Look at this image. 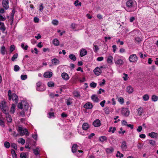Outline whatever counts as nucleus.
Here are the masks:
<instances>
[{
    "label": "nucleus",
    "instance_id": "41",
    "mask_svg": "<svg viewBox=\"0 0 158 158\" xmlns=\"http://www.w3.org/2000/svg\"><path fill=\"white\" fill-rule=\"evenodd\" d=\"M73 94L75 97H79L80 96L79 93L77 91H75L73 93Z\"/></svg>",
    "mask_w": 158,
    "mask_h": 158
},
{
    "label": "nucleus",
    "instance_id": "36",
    "mask_svg": "<svg viewBox=\"0 0 158 158\" xmlns=\"http://www.w3.org/2000/svg\"><path fill=\"white\" fill-rule=\"evenodd\" d=\"M18 142L22 144H24L25 143V140L22 138H20L18 139Z\"/></svg>",
    "mask_w": 158,
    "mask_h": 158
},
{
    "label": "nucleus",
    "instance_id": "23",
    "mask_svg": "<svg viewBox=\"0 0 158 158\" xmlns=\"http://www.w3.org/2000/svg\"><path fill=\"white\" fill-rule=\"evenodd\" d=\"M143 113V109L142 107H140L137 109V114L139 116L141 115Z\"/></svg>",
    "mask_w": 158,
    "mask_h": 158
},
{
    "label": "nucleus",
    "instance_id": "35",
    "mask_svg": "<svg viewBox=\"0 0 158 158\" xmlns=\"http://www.w3.org/2000/svg\"><path fill=\"white\" fill-rule=\"evenodd\" d=\"M151 99L152 101L155 102L158 101V97L156 95H153L152 96Z\"/></svg>",
    "mask_w": 158,
    "mask_h": 158
},
{
    "label": "nucleus",
    "instance_id": "20",
    "mask_svg": "<svg viewBox=\"0 0 158 158\" xmlns=\"http://www.w3.org/2000/svg\"><path fill=\"white\" fill-rule=\"evenodd\" d=\"M87 51L84 49H82L80 51V55L82 57L87 54Z\"/></svg>",
    "mask_w": 158,
    "mask_h": 158
},
{
    "label": "nucleus",
    "instance_id": "59",
    "mask_svg": "<svg viewBox=\"0 0 158 158\" xmlns=\"http://www.w3.org/2000/svg\"><path fill=\"white\" fill-rule=\"evenodd\" d=\"M106 82V81L105 79H103L102 80V82H100L99 83V85L102 86H103V85H104Z\"/></svg>",
    "mask_w": 158,
    "mask_h": 158
},
{
    "label": "nucleus",
    "instance_id": "2",
    "mask_svg": "<svg viewBox=\"0 0 158 158\" xmlns=\"http://www.w3.org/2000/svg\"><path fill=\"white\" fill-rule=\"evenodd\" d=\"M18 107L19 108L23 109V110L27 111L29 107V104L25 101H22L18 103Z\"/></svg>",
    "mask_w": 158,
    "mask_h": 158
},
{
    "label": "nucleus",
    "instance_id": "63",
    "mask_svg": "<svg viewBox=\"0 0 158 158\" xmlns=\"http://www.w3.org/2000/svg\"><path fill=\"white\" fill-rule=\"evenodd\" d=\"M124 76L123 77V78L124 81H126L127 80L128 75L127 74L124 73Z\"/></svg>",
    "mask_w": 158,
    "mask_h": 158
},
{
    "label": "nucleus",
    "instance_id": "18",
    "mask_svg": "<svg viewBox=\"0 0 158 158\" xmlns=\"http://www.w3.org/2000/svg\"><path fill=\"white\" fill-rule=\"evenodd\" d=\"M91 98L95 102H99V99L98 96L96 95H92L91 97Z\"/></svg>",
    "mask_w": 158,
    "mask_h": 158
},
{
    "label": "nucleus",
    "instance_id": "62",
    "mask_svg": "<svg viewBox=\"0 0 158 158\" xmlns=\"http://www.w3.org/2000/svg\"><path fill=\"white\" fill-rule=\"evenodd\" d=\"M121 123L123 125L127 126V122L125 120H123L122 121Z\"/></svg>",
    "mask_w": 158,
    "mask_h": 158
},
{
    "label": "nucleus",
    "instance_id": "25",
    "mask_svg": "<svg viewBox=\"0 0 158 158\" xmlns=\"http://www.w3.org/2000/svg\"><path fill=\"white\" fill-rule=\"evenodd\" d=\"M89 127L87 123H84L82 125V128L84 130H86L89 128Z\"/></svg>",
    "mask_w": 158,
    "mask_h": 158
},
{
    "label": "nucleus",
    "instance_id": "29",
    "mask_svg": "<svg viewBox=\"0 0 158 158\" xmlns=\"http://www.w3.org/2000/svg\"><path fill=\"white\" fill-rule=\"evenodd\" d=\"M46 89V87L44 85H43L41 86L40 88H36V90L38 91H44Z\"/></svg>",
    "mask_w": 158,
    "mask_h": 158
},
{
    "label": "nucleus",
    "instance_id": "31",
    "mask_svg": "<svg viewBox=\"0 0 158 158\" xmlns=\"http://www.w3.org/2000/svg\"><path fill=\"white\" fill-rule=\"evenodd\" d=\"M0 52L1 53L4 55L5 54V52L6 51V48L5 46H2L1 47L0 50Z\"/></svg>",
    "mask_w": 158,
    "mask_h": 158
},
{
    "label": "nucleus",
    "instance_id": "26",
    "mask_svg": "<svg viewBox=\"0 0 158 158\" xmlns=\"http://www.w3.org/2000/svg\"><path fill=\"white\" fill-rule=\"evenodd\" d=\"M6 118L7 121L8 122H11L12 121V118L10 115H9L8 113V111L6 113Z\"/></svg>",
    "mask_w": 158,
    "mask_h": 158
},
{
    "label": "nucleus",
    "instance_id": "6",
    "mask_svg": "<svg viewBox=\"0 0 158 158\" xmlns=\"http://www.w3.org/2000/svg\"><path fill=\"white\" fill-rule=\"evenodd\" d=\"M129 60L131 62H135L138 60V58L135 54L130 55L129 58Z\"/></svg>",
    "mask_w": 158,
    "mask_h": 158
},
{
    "label": "nucleus",
    "instance_id": "39",
    "mask_svg": "<svg viewBox=\"0 0 158 158\" xmlns=\"http://www.w3.org/2000/svg\"><path fill=\"white\" fill-rule=\"evenodd\" d=\"M114 149L112 148H106V151L107 153H110L114 151Z\"/></svg>",
    "mask_w": 158,
    "mask_h": 158
},
{
    "label": "nucleus",
    "instance_id": "52",
    "mask_svg": "<svg viewBox=\"0 0 158 158\" xmlns=\"http://www.w3.org/2000/svg\"><path fill=\"white\" fill-rule=\"evenodd\" d=\"M18 56V54L15 53V54L13 57H12L11 60L13 61H14L15 59H16Z\"/></svg>",
    "mask_w": 158,
    "mask_h": 158
},
{
    "label": "nucleus",
    "instance_id": "64",
    "mask_svg": "<svg viewBox=\"0 0 158 158\" xmlns=\"http://www.w3.org/2000/svg\"><path fill=\"white\" fill-rule=\"evenodd\" d=\"M118 101L120 103L122 104L124 102V99L123 98H120L118 99Z\"/></svg>",
    "mask_w": 158,
    "mask_h": 158
},
{
    "label": "nucleus",
    "instance_id": "42",
    "mask_svg": "<svg viewBox=\"0 0 158 158\" xmlns=\"http://www.w3.org/2000/svg\"><path fill=\"white\" fill-rule=\"evenodd\" d=\"M11 152L13 158H17V155L15 151L12 149L11 150Z\"/></svg>",
    "mask_w": 158,
    "mask_h": 158
},
{
    "label": "nucleus",
    "instance_id": "46",
    "mask_svg": "<svg viewBox=\"0 0 158 158\" xmlns=\"http://www.w3.org/2000/svg\"><path fill=\"white\" fill-rule=\"evenodd\" d=\"M4 145L5 147L7 148H9L10 145V143L9 142L7 141L5 142Z\"/></svg>",
    "mask_w": 158,
    "mask_h": 158
},
{
    "label": "nucleus",
    "instance_id": "38",
    "mask_svg": "<svg viewBox=\"0 0 158 158\" xmlns=\"http://www.w3.org/2000/svg\"><path fill=\"white\" fill-rule=\"evenodd\" d=\"M53 43L55 45L58 46L59 44V42L56 39H55L53 41Z\"/></svg>",
    "mask_w": 158,
    "mask_h": 158
},
{
    "label": "nucleus",
    "instance_id": "47",
    "mask_svg": "<svg viewBox=\"0 0 158 158\" xmlns=\"http://www.w3.org/2000/svg\"><path fill=\"white\" fill-rule=\"evenodd\" d=\"M116 157H118L122 158L123 156V155L119 151H118L116 155Z\"/></svg>",
    "mask_w": 158,
    "mask_h": 158
},
{
    "label": "nucleus",
    "instance_id": "4",
    "mask_svg": "<svg viewBox=\"0 0 158 158\" xmlns=\"http://www.w3.org/2000/svg\"><path fill=\"white\" fill-rule=\"evenodd\" d=\"M0 106L2 111L5 114H6V113L8 110V108L6 106L5 102L4 101H2L0 104Z\"/></svg>",
    "mask_w": 158,
    "mask_h": 158
},
{
    "label": "nucleus",
    "instance_id": "57",
    "mask_svg": "<svg viewBox=\"0 0 158 158\" xmlns=\"http://www.w3.org/2000/svg\"><path fill=\"white\" fill-rule=\"evenodd\" d=\"M27 77V76L26 75H22L21 76V78L22 80H25Z\"/></svg>",
    "mask_w": 158,
    "mask_h": 158
},
{
    "label": "nucleus",
    "instance_id": "51",
    "mask_svg": "<svg viewBox=\"0 0 158 158\" xmlns=\"http://www.w3.org/2000/svg\"><path fill=\"white\" fill-rule=\"evenodd\" d=\"M20 69V67L18 65H15L14 67V70L15 72H17L19 71Z\"/></svg>",
    "mask_w": 158,
    "mask_h": 158
},
{
    "label": "nucleus",
    "instance_id": "54",
    "mask_svg": "<svg viewBox=\"0 0 158 158\" xmlns=\"http://www.w3.org/2000/svg\"><path fill=\"white\" fill-rule=\"evenodd\" d=\"M58 21L57 20H53L52 21V23L55 25H57L58 24Z\"/></svg>",
    "mask_w": 158,
    "mask_h": 158
},
{
    "label": "nucleus",
    "instance_id": "53",
    "mask_svg": "<svg viewBox=\"0 0 158 158\" xmlns=\"http://www.w3.org/2000/svg\"><path fill=\"white\" fill-rule=\"evenodd\" d=\"M96 85L97 84L94 82H92L90 84V87L93 88H95L96 87Z\"/></svg>",
    "mask_w": 158,
    "mask_h": 158
},
{
    "label": "nucleus",
    "instance_id": "34",
    "mask_svg": "<svg viewBox=\"0 0 158 158\" xmlns=\"http://www.w3.org/2000/svg\"><path fill=\"white\" fill-rule=\"evenodd\" d=\"M33 152L35 155L39 154L40 152V149L38 147H37L35 149L33 150Z\"/></svg>",
    "mask_w": 158,
    "mask_h": 158
},
{
    "label": "nucleus",
    "instance_id": "15",
    "mask_svg": "<svg viewBox=\"0 0 158 158\" xmlns=\"http://www.w3.org/2000/svg\"><path fill=\"white\" fill-rule=\"evenodd\" d=\"M92 107L93 106L92 103L89 102L87 103L84 106V107L87 109H91Z\"/></svg>",
    "mask_w": 158,
    "mask_h": 158
},
{
    "label": "nucleus",
    "instance_id": "10",
    "mask_svg": "<svg viewBox=\"0 0 158 158\" xmlns=\"http://www.w3.org/2000/svg\"><path fill=\"white\" fill-rule=\"evenodd\" d=\"M115 63L117 66H120L123 64L124 62L122 60L119 59L116 60L115 61Z\"/></svg>",
    "mask_w": 158,
    "mask_h": 158
},
{
    "label": "nucleus",
    "instance_id": "16",
    "mask_svg": "<svg viewBox=\"0 0 158 158\" xmlns=\"http://www.w3.org/2000/svg\"><path fill=\"white\" fill-rule=\"evenodd\" d=\"M93 49L94 52L95 53H97L99 50V48L97 45V44L95 42L93 44Z\"/></svg>",
    "mask_w": 158,
    "mask_h": 158
},
{
    "label": "nucleus",
    "instance_id": "14",
    "mask_svg": "<svg viewBox=\"0 0 158 158\" xmlns=\"http://www.w3.org/2000/svg\"><path fill=\"white\" fill-rule=\"evenodd\" d=\"M93 125L95 127H98L101 125V123L100 120L98 119H97L93 123Z\"/></svg>",
    "mask_w": 158,
    "mask_h": 158
},
{
    "label": "nucleus",
    "instance_id": "28",
    "mask_svg": "<svg viewBox=\"0 0 158 158\" xmlns=\"http://www.w3.org/2000/svg\"><path fill=\"white\" fill-rule=\"evenodd\" d=\"M107 138L105 136H101L99 138V140L101 142H103L104 141H106Z\"/></svg>",
    "mask_w": 158,
    "mask_h": 158
},
{
    "label": "nucleus",
    "instance_id": "8",
    "mask_svg": "<svg viewBox=\"0 0 158 158\" xmlns=\"http://www.w3.org/2000/svg\"><path fill=\"white\" fill-rule=\"evenodd\" d=\"M121 113L125 116H128L129 115V111L127 108H123L121 110Z\"/></svg>",
    "mask_w": 158,
    "mask_h": 158
},
{
    "label": "nucleus",
    "instance_id": "58",
    "mask_svg": "<svg viewBox=\"0 0 158 158\" xmlns=\"http://www.w3.org/2000/svg\"><path fill=\"white\" fill-rule=\"evenodd\" d=\"M42 85V83L40 82H38L37 83H36V86H37V87L36 88H40V87H41V86L43 85Z\"/></svg>",
    "mask_w": 158,
    "mask_h": 158
},
{
    "label": "nucleus",
    "instance_id": "44",
    "mask_svg": "<svg viewBox=\"0 0 158 158\" xmlns=\"http://www.w3.org/2000/svg\"><path fill=\"white\" fill-rule=\"evenodd\" d=\"M0 30L2 32H4L6 30V27L4 24H3L0 27Z\"/></svg>",
    "mask_w": 158,
    "mask_h": 158
},
{
    "label": "nucleus",
    "instance_id": "27",
    "mask_svg": "<svg viewBox=\"0 0 158 158\" xmlns=\"http://www.w3.org/2000/svg\"><path fill=\"white\" fill-rule=\"evenodd\" d=\"M149 136L152 138H157L158 137V134L155 132H151L149 134Z\"/></svg>",
    "mask_w": 158,
    "mask_h": 158
},
{
    "label": "nucleus",
    "instance_id": "19",
    "mask_svg": "<svg viewBox=\"0 0 158 158\" xmlns=\"http://www.w3.org/2000/svg\"><path fill=\"white\" fill-rule=\"evenodd\" d=\"M52 75V73L51 72H48L45 73L44 74V77L46 78H50Z\"/></svg>",
    "mask_w": 158,
    "mask_h": 158
},
{
    "label": "nucleus",
    "instance_id": "48",
    "mask_svg": "<svg viewBox=\"0 0 158 158\" xmlns=\"http://www.w3.org/2000/svg\"><path fill=\"white\" fill-rule=\"evenodd\" d=\"M20 158H28L27 157L26 154L24 153H21L20 154Z\"/></svg>",
    "mask_w": 158,
    "mask_h": 158
},
{
    "label": "nucleus",
    "instance_id": "37",
    "mask_svg": "<svg viewBox=\"0 0 158 158\" xmlns=\"http://www.w3.org/2000/svg\"><path fill=\"white\" fill-rule=\"evenodd\" d=\"M143 98L144 101H147L149 99V96L148 94H146L143 96Z\"/></svg>",
    "mask_w": 158,
    "mask_h": 158
},
{
    "label": "nucleus",
    "instance_id": "61",
    "mask_svg": "<svg viewBox=\"0 0 158 158\" xmlns=\"http://www.w3.org/2000/svg\"><path fill=\"white\" fill-rule=\"evenodd\" d=\"M143 146V145L140 143H139L137 145V148L139 149H141Z\"/></svg>",
    "mask_w": 158,
    "mask_h": 158
},
{
    "label": "nucleus",
    "instance_id": "33",
    "mask_svg": "<svg viewBox=\"0 0 158 158\" xmlns=\"http://www.w3.org/2000/svg\"><path fill=\"white\" fill-rule=\"evenodd\" d=\"M69 58L70 59L74 61H75L76 60V58L75 55L73 54H70L69 56Z\"/></svg>",
    "mask_w": 158,
    "mask_h": 158
},
{
    "label": "nucleus",
    "instance_id": "3",
    "mask_svg": "<svg viewBox=\"0 0 158 158\" xmlns=\"http://www.w3.org/2000/svg\"><path fill=\"white\" fill-rule=\"evenodd\" d=\"M8 97L9 99L10 100L11 99H12L13 101H15V103H17L18 101V96L15 94H11V91L10 90H9L8 91Z\"/></svg>",
    "mask_w": 158,
    "mask_h": 158
},
{
    "label": "nucleus",
    "instance_id": "24",
    "mask_svg": "<svg viewBox=\"0 0 158 158\" xmlns=\"http://www.w3.org/2000/svg\"><path fill=\"white\" fill-rule=\"evenodd\" d=\"M78 146L77 144H74L72 147V152L74 153L75 152H76L77 151V148Z\"/></svg>",
    "mask_w": 158,
    "mask_h": 158
},
{
    "label": "nucleus",
    "instance_id": "60",
    "mask_svg": "<svg viewBox=\"0 0 158 158\" xmlns=\"http://www.w3.org/2000/svg\"><path fill=\"white\" fill-rule=\"evenodd\" d=\"M105 92V90L103 89H102L101 88H100L99 91H98L97 93L99 94H100L102 92L104 93Z\"/></svg>",
    "mask_w": 158,
    "mask_h": 158
},
{
    "label": "nucleus",
    "instance_id": "21",
    "mask_svg": "<svg viewBox=\"0 0 158 158\" xmlns=\"http://www.w3.org/2000/svg\"><path fill=\"white\" fill-rule=\"evenodd\" d=\"M113 57L111 56H109L107 59V62L110 64H112L113 62Z\"/></svg>",
    "mask_w": 158,
    "mask_h": 158
},
{
    "label": "nucleus",
    "instance_id": "1",
    "mask_svg": "<svg viewBox=\"0 0 158 158\" xmlns=\"http://www.w3.org/2000/svg\"><path fill=\"white\" fill-rule=\"evenodd\" d=\"M126 10L128 12H132L135 11L137 8V4L134 0H130L126 2Z\"/></svg>",
    "mask_w": 158,
    "mask_h": 158
},
{
    "label": "nucleus",
    "instance_id": "30",
    "mask_svg": "<svg viewBox=\"0 0 158 158\" xmlns=\"http://www.w3.org/2000/svg\"><path fill=\"white\" fill-rule=\"evenodd\" d=\"M15 110V105L14 104H12L10 108V112L12 114H13Z\"/></svg>",
    "mask_w": 158,
    "mask_h": 158
},
{
    "label": "nucleus",
    "instance_id": "32",
    "mask_svg": "<svg viewBox=\"0 0 158 158\" xmlns=\"http://www.w3.org/2000/svg\"><path fill=\"white\" fill-rule=\"evenodd\" d=\"M72 100L71 98H70L66 100L65 102L67 105H70L72 103Z\"/></svg>",
    "mask_w": 158,
    "mask_h": 158
},
{
    "label": "nucleus",
    "instance_id": "40",
    "mask_svg": "<svg viewBox=\"0 0 158 158\" xmlns=\"http://www.w3.org/2000/svg\"><path fill=\"white\" fill-rule=\"evenodd\" d=\"M116 130V128L115 127H110L109 128L108 132H111L112 133H114Z\"/></svg>",
    "mask_w": 158,
    "mask_h": 158
},
{
    "label": "nucleus",
    "instance_id": "11",
    "mask_svg": "<svg viewBox=\"0 0 158 158\" xmlns=\"http://www.w3.org/2000/svg\"><path fill=\"white\" fill-rule=\"evenodd\" d=\"M121 148L123 151L126 150L127 148V143L125 141H123L121 143Z\"/></svg>",
    "mask_w": 158,
    "mask_h": 158
},
{
    "label": "nucleus",
    "instance_id": "55",
    "mask_svg": "<svg viewBox=\"0 0 158 158\" xmlns=\"http://www.w3.org/2000/svg\"><path fill=\"white\" fill-rule=\"evenodd\" d=\"M11 147L15 149L16 150L17 149V145L15 143H11Z\"/></svg>",
    "mask_w": 158,
    "mask_h": 158
},
{
    "label": "nucleus",
    "instance_id": "22",
    "mask_svg": "<svg viewBox=\"0 0 158 158\" xmlns=\"http://www.w3.org/2000/svg\"><path fill=\"white\" fill-rule=\"evenodd\" d=\"M75 154L77 156H81L83 155V152L82 150H78L75 152Z\"/></svg>",
    "mask_w": 158,
    "mask_h": 158
},
{
    "label": "nucleus",
    "instance_id": "56",
    "mask_svg": "<svg viewBox=\"0 0 158 158\" xmlns=\"http://www.w3.org/2000/svg\"><path fill=\"white\" fill-rule=\"evenodd\" d=\"M149 143L153 146H154L155 144V142L153 140H149Z\"/></svg>",
    "mask_w": 158,
    "mask_h": 158
},
{
    "label": "nucleus",
    "instance_id": "7",
    "mask_svg": "<svg viewBox=\"0 0 158 158\" xmlns=\"http://www.w3.org/2000/svg\"><path fill=\"white\" fill-rule=\"evenodd\" d=\"M103 68L102 66H101L100 68L97 67L94 70V72L95 74L97 76L99 75L102 73V70L101 69Z\"/></svg>",
    "mask_w": 158,
    "mask_h": 158
},
{
    "label": "nucleus",
    "instance_id": "13",
    "mask_svg": "<svg viewBox=\"0 0 158 158\" xmlns=\"http://www.w3.org/2000/svg\"><path fill=\"white\" fill-rule=\"evenodd\" d=\"M126 90L127 92L129 94H131L133 93V92L134 90L132 88V87L131 86L129 85L127 86L126 87Z\"/></svg>",
    "mask_w": 158,
    "mask_h": 158
},
{
    "label": "nucleus",
    "instance_id": "50",
    "mask_svg": "<svg viewBox=\"0 0 158 158\" xmlns=\"http://www.w3.org/2000/svg\"><path fill=\"white\" fill-rule=\"evenodd\" d=\"M21 47L24 49L27 50L28 46L27 45H26L25 46L24 43H22L21 45Z\"/></svg>",
    "mask_w": 158,
    "mask_h": 158
},
{
    "label": "nucleus",
    "instance_id": "45",
    "mask_svg": "<svg viewBox=\"0 0 158 158\" xmlns=\"http://www.w3.org/2000/svg\"><path fill=\"white\" fill-rule=\"evenodd\" d=\"M3 120V118L2 117L0 118V125L3 127L5 126V125Z\"/></svg>",
    "mask_w": 158,
    "mask_h": 158
},
{
    "label": "nucleus",
    "instance_id": "43",
    "mask_svg": "<svg viewBox=\"0 0 158 158\" xmlns=\"http://www.w3.org/2000/svg\"><path fill=\"white\" fill-rule=\"evenodd\" d=\"M48 86L50 87H52L54 86V84L52 81L48 82L47 83Z\"/></svg>",
    "mask_w": 158,
    "mask_h": 158
},
{
    "label": "nucleus",
    "instance_id": "49",
    "mask_svg": "<svg viewBox=\"0 0 158 158\" xmlns=\"http://www.w3.org/2000/svg\"><path fill=\"white\" fill-rule=\"evenodd\" d=\"M74 4L76 6H81V2H79V1L78 0H77L75 1Z\"/></svg>",
    "mask_w": 158,
    "mask_h": 158
},
{
    "label": "nucleus",
    "instance_id": "5",
    "mask_svg": "<svg viewBox=\"0 0 158 158\" xmlns=\"http://www.w3.org/2000/svg\"><path fill=\"white\" fill-rule=\"evenodd\" d=\"M18 130L20 133L21 136H23L25 134H26L27 136L29 135L27 129H23L22 127H18Z\"/></svg>",
    "mask_w": 158,
    "mask_h": 158
},
{
    "label": "nucleus",
    "instance_id": "9",
    "mask_svg": "<svg viewBox=\"0 0 158 158\" xmlns=\"http://www.w3.org/2000/svg\"><path fill=\"white\" fill-rule=\"evenodd\" d=\"M8 0H2V4L3 7L6 9L9 8Z\"/></svg>",
    "mask_w": 158,
    "mask_h": 158
},
{
    "label": "nucleus",
    "instance_id": "17",
    "mask_svg": "<svg viewBox=\"0 0 158 158\" xmlns=\"http://www.w3.org/2000/svg\"><path fill=\"white\" fill-rule=\"evenodd\" d=\"M52 64L54 65H57L60 64V61L56 58L53 59L52 60Z\"/></svg>",
    "mask_w": 158,
    "mask_h": 158
},
{
    "label": "nucleus",
    "instance_id": "12",
    "mask_svg": "<svg viewBox=\"0 0 158 158\" xmlns=\"http://www.w3.org/2000/svg\"><path fill=\"white\" fill-rule=\"evenodd\" d=\"M61 76L62 78L65 81L68 80L69 78L68 75L65 72H64L61 74Z\"/></svg>",
    "mask_w": 158,
    "mask_h": 158
}]
</instances>
